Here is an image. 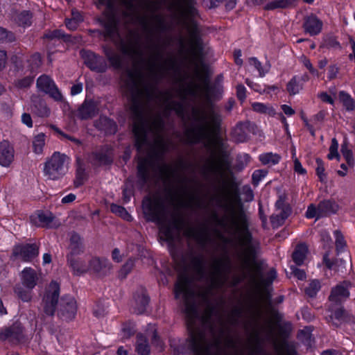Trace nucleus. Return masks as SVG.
Here are the masks:
<instances>
[{
    "mask_svg": "<svg viewBox=\"0 0 355 355\" xmlns=\"http://www.w3.org/2000/svg\"><path fill=\"white\" fill-rule=\"evenodd\" d=\"M195 125L188 131L191 142H211L217 130L220 117L213 108L196 110L193 112Z\"/></svg>",
    "mask_w": 355,
    "mask_h": 355,
    "instance_id": "nucleus-1",
    "label": "nucleus"
},
{
    "mask_svg": "<svg viewBox=\"0 0 355 355\" xmlns=\"http://www.w3.org/2000/svg\"><path fill=\"white\" fill-rule=\"evenodd\" d=\"M144 212L148 220L156 222L159 225V237L166 242H171L178 232L179 224L173 219L165 220V209L162 200L157 197H147L143 200Z\"/></svg>",
    "mask_w": 355,
    "mask_h": 355,
    "instance_id": "nucleus-2",
    "label": "nucleus"
},
{
    "mask_svg": "<svg viewBox=\"0 0 355 355\" xmlns=\"http://www.w3.org/2000/svg\"><path fill=\"white\" fill-rule=\"evenodd\" d=\"M133 114V132L136 139V145L140 150L146 141L148 130L156 136V142L162 144L164 139L162 135V123L159 119H155L149 125L144 119L139 105H133L132 107Z\"/></svg>",
    "mask_w": 355,
    "mask_h": 355,
    "instance_id": "nucleus-3",
    "label": "nucleus"
},
{
    "mask_svg": "<svg viewBox=\"0 0 355 355\" xmlns=\"http://www.w3.org/2000/svg\"><path fill=\"white\" fill-rule=\"evenodd\" d=\"M70 161V157L66 154L58 151L54 152L44 162V176L51 180L61 179L67 173Z\"/></svg>",
    "mask_w": 355,
    "mask_h": 355,
    "instance_id": "nucleus-4",
    "label": "nucleus"
},
{
    "mask_svg": "<svg viewBox=\"0 0 355 355\" xmlns=\"http://www.w3.org/2000/svg\"><path fill=\"white\" fill-rule=\"evenodd\" d=\"M40 273L31 267L24 268L20 273V279L21 284L27 290L19 287L15 290L18 297L24 302H28L32 298L31 291L37 285Z\"/></svg>",
    "mask_w": 355,
    "mask_h": 355,
    "instance_id": "nucleus-5",
    "label": "nucleus"
},
{
    "mask_svg": "<svg viewBox=\"0 0 355 355\" xmlns=\"http://www.w3.org/2000/svg\"><path fill=\"white\" fill-rule=\"evenodd\" d=\"M70 241L71 253L68 256V263L76 275L83 274L87 271V266L79 257L80 252H82L80 246L81 239L78 235L73 234Z\"/></svg>",
    "mask_w": 355,
    "mask_h": 355,
    "instance_id": "nucleus-6",
    "label": "nucleus"
},
{
    "mask_svg": "<svg viewBox=\"0 0 355 355\" xmlns=\"http://www.w3.org/2000/svg\"><path fill=\"white\" fill-rule=\"evenodd\" d=\"M188 342L189 347L195 355H219L218 343L208 346L202 333H193Z\"/></svg>",
    "mask_w": 355,
    "mask_h": 355,
    "instance_id": "nucleus-7",
    "label": "nucleus"
},
{
    "mask_svg": "<svg viewBox=\"0 0 355 355\" xmlns=\"http://www.w3.org/2000/svg\"><path fill=\"white\" fill-rule=\"evenodd\" d=\"M227 261L223 258L214 259L209 269V278L214 287H220L226 281Z\"/></svg>",
    "mask_w": 355,
    "mask_h": 355,
    "instance_id": "nucleus-8",
    "label": "nucleus"
},
{
    "mask_svg": "<svg viewBox=\"0 0 355 355\" xmlns=\"http://www.w3.org/2000/svg\"><path fill=\"white\" fill-rule=\"evenodd\" d=\"M60 286L56 282H51L44 296L42 306L44 313L48 316L54 314L58 301Z\"/></svg>",
    "mask_w": 355,
    "mask_h": 355,
    "instance_id": "nucleus-9",
    "label": "nucleus"
},
{
    "mask_svg": "<svg viewBox=\"0 0 355 355\" xmlns=\"http://www.w3.org/2000/svg\"><path fill=\"white\" fill-rule=\"evenodd\" d=\"M37 88L46 94H48L56 101H62L63 96L58 89L52 78L46 75H42L37 80Z\"/></svg>",
    "mask_w": 355,
    "mask_h": 355,
    "instance_id": "nucleus-10",
    "label": "nucleus"
},
{
    "mask_svg": "<svg viewBox=\"0 0 355 355\" xmlns=\"http://www.w3.org/2000/svg\"><path fill=\"white\" fill-rule=\"evenodd\" d=\"M176 298H182L187 305V311H189L188 304L193 298V293L190 288V283L187 277L180 276L175 286Z\"/></svg>",
    "mask_w": 355,
    "mask_h": 355,
    "instance_id": "nucleus-11",
    "label": "nucleus"
},
{
    "mask_svg": "<svg viewBox=\"0 0 355 355\" xmlns=\"http://www.w3.org/2000/svg\"><path fill=\"white\" fill-rule=\"evenodd\" d=\"M77 306L75 299L72 297L67 296L62 298L58 314L63 320H71L74 318Z\"/></svg>",
    "mask_w": 355,
    "mask_h": 355,
    "instance_id": "nucleus-12",
    "label": "nucleus"
},
{
    "mask_svg": "<svg viewBox=\"0 0 355 355\" xmlns=\"http://www.w3.org/2000/svg\"><path fill=\"white\" fill-rule=\"evenodd\" d=\"M38 254L39 247L36 244L17 245L13 249V255L24 261H31Z\"/></svg>",
    "mask_w": 355,
    "mask_h": 355,
    "instance_id": "nucleus-13",
    "label": "nucleus"
},
{
    "mask_svg": "<svg viewBox=\"0 0 355 355\" xmlns=\"http://www.w3.org/2000/svg\"><path fill=\"white\" fill-rule=\"evenodd\" d=\"M275 207V213L271 217V222L274 225L279 226L290 216L291 208L282 198L276 202Z\"/></svg>",
    "mask_w": 355,
    "mask_h": 355,
    "instance_id": "nucleus-14",
    "label": "nucleus"
},
{
    "mask_svg": "<svg viewBox=\"0 0 355 355\" xmlns=\"http://www.w3.org/2000/svg\"><path fill=\"white\" fill-rule=\"evenodd\" d=\"M174 202L177 206L191 207L196 199V195L185 187H181L174 195Z\"/></svg>",
    "mask_w": 355,
    "mask_h": 355,
    "instance_id": "nucleus-15",
    "label": "nucleus"
},
{
    "mask_svg": "<svg viewBox=\"0 0 355 355\" xmlns=\"http://www.w3.org/2000/svg\"><path fill=\"white\" fill-rule=\"evenodd\" d=\"M15 151L12 146L8 141L0 143V165L8 167L14 160Z\"/></svg>",
    "mask_w": 355,
    "mask_h": 355,
    "instance_id": "nucleus-16",
    "label": "nucleus"
},
{
    "mask_svg": "<svg viewBox=\"0 0 355 355\" xmlns=\"http://www.w3.org/2000/svg\"><path fill=\"white\" fill-rule=\"evenodd\" d=\"M331 206V203L330 201H323L319 204L318 207H315L313 205H311L308 207L306 216L308 218H319L332 211L330 209Z\"/></svg>",
    "mask_w": 355,
    "mask_h": 355,
    "instance_id": "nucleus-17",
    "label": "nucleus"
},
{
    "mask_svg": "<svg viewBox=\"0 0 355 355\" xmlns=\"http://www.w3.org/2000/svg\"><path fill=\"white\" fill-rule=\"evenodd\" d=\"M349 285V283L344 282L342 284L334 288L329 296V300L334 304L340 303L345 300L349 295L348 291Z\"/></svg>",
    "mask_w": 355,
    "mask_h": 355,
    "instance_id": "nucleus-18",
    "label": "nucleus"
},
{
    "mask_svg": "<svg viewBox=\"0 0 355 355\" xmlns=\"http://www.w3.org/2000/svg\"><path fill=\"white\" fill-rule=\"evenodd\" d=\"M184 234L200 243H203L207 239V230L203 225L188 227Z\"/></svg>",
    "mask_w": 355,
    "mask_h": 355,
    "instance_id": "nucleus-19",
    "label": "nucleus"
},
{
    "mask_svg": "<svg viewBox=\"0 0 355 355\" xmlns=\"http://www.w3.org/2000/svg\"><path fill=\"white\" fill-rule=\"evenodd\" d=\"M22 327L19 324H15L10 328L5 329L0 334V338L6 340H8L11 342H19L22 338Z\"/></svg>",
    "mask_w": 355,
    "mask_h": 355,
    "instance_id": "nucleus-20",
    "label": "nucleus"
},
{
    "mask_svg": "<svg viewBox=\"0 0 355 355\" xmlns=\"http://www.w3.org/2000/svg\"><path fill=\"white\" fill-rule=\"evenodd\" d=\"M53 218L51 213L38 212L31 216V222L37 227H49Z\"/></svg>",
    "mask_w": 355,
    "mask_h": 355,
    "instance_id": "nucleus-21",
    "label": "nucleus"
},
{
    "mask_svg": "<svg viewBox=\"0 0 355 355\" xmlns=\"http://www.w3.org/2000/svg\"><path fill=\"white\" fill-rule=\"evenodd\" d=\"M304 27L310 35H317L322 29V22L316 17L311 15L306 19Z\"/></svg>",
    "mask_w": 355,
    "mask_h": 355,
    "instance_id": "nucleus-22",
    "label": "nucleus"
},
{
    "mask_svg": "<svg viewBox=\"0 0 355 355\" xmlns=\"http://www.w3.org/2000/svg\"><path fill=\"white\" fill-rule=\"evenodd\" d=\"M99 274V275H104L107 274L111 269V265L107 259H95L90 263V266Z\"/></svg>",
    "mask_w": 355,
    "mask_h": 355,
    "instance_id": "nucleus-23",
    "label": "nucleus"
},
{
    "mask_svg": "<svg viewBox=\"0 0 355 355\" xmlns=\"http://www.w3.org/2000/svg\"><path fill=\"white\" fill-rule=\"evenodd\" d=\"M252 110L258 113L264 114L270 116L276 115V110L270 104H265L263 103L254 102L252 103Z\"/></svg>",
    "mask_w": 355,
    "mask_h": 355,
    "instance_id": "nucleus-24",
    "label": "nucleus"
},
{
    "mask_svg": "<svg viewBox=\"0 0 355 355\" xmlns=\"http://www.w3.org/2000/svg\"><path fill=\"white\" fill-rule=\"evenodd\" d=\"M46 143V135L41 132L33 138L32 146L33 152L37 155H42Z\"/></svg>",
    "mask_w": 355,
    "mask_h": 355,
    "instance_id": "nucleus-25",
    "label": "nucleus"
},
{
    "mask_svg": "<svg viewBox=\"0 0 355 355\" xmlns=\"http://www.w3.org/2000/svg\"><path fill=\"white\" fill-rule=\"evenodd\" d=\"M76 164L77 169L75 183L77 186H78L83 183V181L85 177L86 162L83 158L78 156L76 157Z\"/></svg>",
    "mask_w": 355,
    "mask_h": 355,
    "instance_id": "nucleus-26",
    "label": "nucleus"
},
{
    "mask_svg": "<svg viewBox=\"0 0 355 355\" xmlns=\"http://www.w3.org/2000/svg\"><path fill=\"white\" fill-rule=\"evenodd\" d=\"M136 351L141 355H148L150 353V346L148 340L142 334L137 336Z\"/></svg>",
    "mask_w": 355,
    "mask_h": 355,
    "instance_id": "nucleus-27",
    "label": "nucleus"
},
{
    "mask_svg": "<svg viewBox=\"0 0 355 355\" xmlns=\"http://www.w3.org/2000/svg\"><path fill=\"white\" fill-rule=\"evenodd\" d=\"M307 252L308 249L306 245L300 244L297 245L293 254V259L294 262L297 265H302L306 257Z\"/></svg>",
    "mask_w": 355,
    "mask_h": 355,
    "instance_id": "nucleus-28",
    "label": "nucleus"
},
{
    "mask_svg": "<svg viewBox=\"0 0 355 355\" xmlns=\"http://www.w3.org/2000/svg\"><path fill=\"white\" fill-rule=\"evenodd\" d=\"M286 89L291 95H296L303 89L302 83L298 78V76H293L288 83Z\"/></svg>",
    "mask_w": 355,
    "mask_h": 355,
    "instance_id": "nucleus-29",
    "label": "nucleus"
},
{
    "mask_svg": "<svg viewBox=\"0 0 355 355\" xmlns=\"http://www.w3.org/2000/svg\"><path fill=\"white\" fill-rule=\"evenodd\" d=\"M259 160L264 165H275L279 162L280 157L276 153H266L259 155Z\"/></svg>",
    "mask_w": 355,
    "mask_h": 355,
    "instance_id": "nucleus-30",
    "label": "nucleus"
},
{
    "mask_svg": "<svg viewBox=\"0 0 355 355\" xmlns=\"http://www.w3.org/2000/svg\"><path fill=\"white\" fill-rule=\"evenodd\" d=\"M248 64L250 67H254L257 70L259 75L261 77H263L268 73L270 68L268 65L262 67L261 62L254 57L249 58Z\"/></svg>",
    "mask_w": 355,
    "mask_h": 355,
    "instance_id": "nucleus-31",
    "label": "nucleus"
},
{
    "mask_svg": "<svg viewBox=\"0 0 355 355\" xmlns=\"http://www.w3.org/2000/svg\"><path fill=\"white\" fill-rule=\"evenodd\" d=\"M166 64V62H164L160 56L157 55L151 60L150 67L152 72L155 73H161L164 70Z\"/></svg>",
    "mask_w": 355,
    "mask_h": 355,
    "instance_id": "nucleus-32",
    "label": "nucleus"
},
{
    "mask_svg": "<svg viewBox=\"0 0 355 355\" xmlns=\"http://www.w3.org/2000/svg\"><path fill=\"white\" fill-rule=\"evenodd\" d=\"M83 21L81 14L78 11L72 12V18L66 21V26L71 31L76 30L80 22Z\"/></svg>",
    "mask_w": 355,
    "mask_h": 355,
    "instance_id": "nucleus-33",
    "label": "nucleus"
},
{
    "mask_svg": "<svg viewBox=\"0 0 355 355\" xmlns=\"http://www.w3.org/2000/svg\"><path fill=\"white\" fill-rule=\"evenodd\" d=\"M339 100L347 110H352L355 106V102L349 94L342 91L339 93Z\"/></svg>",
    "mask_w": 355,
    "mask_h": 355,
    "instance_id": "nucleus-34",
    "label": "nucleus"
},
{
    "mask_svg": "<svg viewBox=\"0 0 355 355\" xmlns=\"http://www.w3.org/2000/svg\"><path fill=\"white\" fill-rule=\"evenodd\" d=\"M245 125L241 123L236 126L233 130V135L234 139L238 142H243L246 140L248 135L245 131Z\"/></svg>",
    "mask_w": 355,
    "mask_h": 355,
    "instance_id": "nucleus-35",
    "label": "nucleus"
},
{
    "mask_svg": "<svg viewBox=\"0 0 355 355\" xmlns=\"http://www.w3.org/2000/svg\"><path fill=\"white\" fill-rule=\"evenodd\" d=\"M329 318L334 325L338 326L345 320V311L341 308L335 311H331Z\"/></svg>",
    "mask_w": 355,
    "mask_h": 355,
    "instance_id": "nucleus-36",
    "label": "nucleus"
},
{
    "mask_svg": "<svg viewBox=\"0 0 355 355\" xmlns=\"http://www.w3.org/2000/svg\"><path fill=\"white\" fill-rule=\"evenodd\" d=\"M32 110L39 116L47 117L50 115L51 111L46 104L44 101H40L37 105H34Z\"/></svg>",
    "mask_w": 355,
    "mask_h": 355,
    "instance_id": "nucleus-37",
    "label": "nucleus"
},
{
    "mask_svg": "<svg viewBox=\"0 0 355 355\" xmlns=\"http://www.w3.org/2000/svg\"><path fill=\"white\" fill-rule=\"evenodd\" d=\"M73 116L78 119H87L89 117V105L87 99L83 105L74 112Z\"/></svg>",
    "mask_w": 355,
    "mask_h": 355,
    "instance_id": "nucleus-38",
    "label": "nucleus"
},
{
    "mask_svg": "<svg viewBox=\"0 0 355 355\" xmlns=\"http://www.w3.org/2000/svg\"><path fill=\"white\" fill-rule=\"evenodd\" d=\"M111 211L115 214L121 216L123 219L126 220H131L132 216L129 214V213L126 211L125 208L121 206L116 205H111Z\"/></svg>",
    "mask_w": 355,
    "mask_h": 355,
    "instance_id": "nucleus-39",
    "label": "nucleus"
},
{
    "mask_svg": "<svg viewBox=\"0 0 355 355\" xmlns=\"http://www.w3.org/2000/svg\"><path fill=\"white\" fill-rule=\"evenodd\" d=\"M320 288V284L318 280H312L306 288V293L310 297H314Z\"/></svg>",
    "mask_w": 355,
    "mask_h": 355,
    "instance_id": "nucleus-40",
    "label": "nucleus"
},
{
    "mask_svg": "<svg viewBox=\"0 0 355 355\" xmlns=\"http://www.w3.org/2000/svg\"><path fill=\"white\" fill-rule=\"evenodd\" d=\"M31 15L29 12H23L18 16V23L19 26L26 27L31 24Z\"/></svg>",
    "mask_w": 355,
    "mask_h": 355,
    "instance_id": "nucleus-41",
    "label": "nucleus"
},
{
    "mask_svg": "<svg viewBox=\"0 0 355 355\" xmlns=\"http://www.w3.org/2000/svg\"><path fill=\"white\" fill-rule=\"evenodd\" d=\"M292 3V0H276L267 6L268 9H274L277 8H286Z\"/></svg>",
    "mask_w": 355,
    "mask_h": 355,
    "instance_id": "nucleus-42",
    "label": "nucleus"
},
{
    "mask_svg": "<svg viewBox=\"0 0 355 355\" xmlns=\"http://www.w3.org/2000/svg\"><path fill=\"white\" fill-rule=\"evenodd\" d=\"M267 175V171L263 169L256 170L252 174L253 183L257 185Z\"/></svg>",
    "mask_w": 355,
    "mask_h": 355,
    "instance_id": "nucleus-43",
    "label": "nucleus"
},
{
    "mask_svg": "<svg viewBox=\"0 0 355 355\" xmlns=\"http://www.w3.org/2000/svg\"><path fill=\"white\" fill-rule=\"evenodd\" d=\"M317 168H316V173L320 181L324 182L326 180V175L324 173V167L323 162L321 159H317Z\"/></svg>",
    "mask_w": 355,
    "mask_h": 355,
    "instance_id": "nucleus-44",
    "label": "nucleus"
},
{
    "mask_svg": "<svg viewBox=\"0 0 355 355\" xmlns=\"http://www.w3.org/2000/svg\"><path fill=\"white\" fill-rule=\"evenodd\" d=\"M338 144L336 139H332L331 145L329 148V153L328 155V158L329 159H333L334 158H338L339 157L338 153Z\"/></svg>",
    "mask_w": 355,
    "mask_h": 355,
    "instance_id": "nucleus-45",
    "label": "nucleus"
},
{
    "mask_svg": "<svg viewBox=\"0 0 355 355\" xmlns=\"http://www.w3.org/2000/svg\"><path fill=\"white\" fill-rule=\"evenodd\" d=\"M32 71H35L41 64V57L38 53H35L31 56L28 60Z\"/></svg>",
    "mask_w": 355,
    "mask_h": 355,
    "instance_id": "nucleus-46",
    "label": "nucleus"
},
{
    "mask_svg": "<svg viewBox=\"0 0 355 355\" xmlns=\"http://www.w3.org/2000/svg\"><path fill=\"white\" fill-rule=\"evenodd\" d=\"M243 240L242 241L243 247L245 250H248L247 252V255L250 256L251 254V243H250V238L248 232H243Z\"/></svg>",
    "mask_w": 355,
    "mask_h": 355,
    "instance_id": "nucleus-47",
    "label": "nucleus"
},
{
    "mask_svg": "<svg viewBox=\"0 0 355 355\" xmlns=\"http://www.w3.org/2000/svg\"><path fill=\"white\" fill-rule=\"evenodd\" d=\"M15 36L12 33L7 32L4 28L0 27V42H12Z\"/></svg>",
    "mask_w": 355,
    "mask_h": 355,
    "instance_id": "nucleus-48",
    "label": "nucleus"
},
{
    "mask_svg": "<svg viewBox=\"0 0 355 355\" xmlns=\"http://www.w3.org/2000/svg\"><path fill=\"white\" fill-rule=\"evenodd\" d=\"M336 246L338 251H341L345 246V241L343 235L339 232H335Z\"/></svg>",
    "mask_w": 355,
    "mask_h": 355,
    "instance_id": "nucleus-49",
    "label": "nucleus"
},
{
    "mask_svg": "<svg viewBox=\"0 0 355 355\" xmlns=\"http://www.w3.org/2000/svg\"><path fill=\"white\" fill-rule=\"evenodd\" d=\"M341 153L349 164H352L353 157L352 151L347 148L345 145H343L341 148Z\"/></svg>",
    "mask_w": 355,
    "mask_h": 355,
    "instance_id": "nucleus-50",
    "label": "nucleus"
},
{
    "mask_svg": "<svg viewBox=\"0 0 355 355\" xmlns=\"http://www.w3.org/2000/svg\"><path fill=\"white\" fill-rule=\"evenodd\" d=\"M134 266V261L132 259L128 260L122 267L120 271V275L125 277L126 275L131 270Z\"/></svg>",
    "mask_w": 355,
    "mask_h": 355,
    "instance_id": "nucleus-51",
    "label": "nucleus"
},
{
    "mask_svg": "<svg viewBox=\"0 0 355 355\" xmlns=\"http://www.w3.org/2000/svg\"><path fill=\"white\" fill-rule=\"evenodd\" d=\"M135 301L141 304V308L138 310V313H141L148 302V298L145 293H142L141 296L135 298Z\"/></svg>",
    "mask_w": 355,
    "mask_h": 355,
    "instance_id": "nucleus-52",
    "label": "nucleus"
},
{
    "mask_svg": "<svg viewBox=\"0 0 355 355\" xmlns=\"http://www.w3.org/2000/svg\"><path fill=\"white\" fill-rule=\"evenodd\" d=\"M293 163V168L295 173L303 175L306 174V170L302 166V164L300 163L297 158L294 159Z\"/></svg>",
    "mask_w": 355,
    "mask_h": 355,
    "instance_id": "nucleus-53",
    "label": "nucleus"
},
{
    "mask_svg": "<svg viewBox=\"0 0 355 355\" xmlns=\"http://www.w3.org/2000/svg\"><path fill=\"white\" fill-rule=\"evenodd\" d=\"M339 69L336 65H330L328 68L327 77L329 80L334 79L337 77Z\"/></svg>",
    "mask_w": 355,
    "mask_h": 355,
    "instance_id": "nucleus-54",
    "label": "nucleus"
},
{
    "mask_svg": "<svg viewBox=\"0 0 355 355\" xmlns=\"http://www.w3.org/2000/svg\"><path fill=\"white\" fill-rule=\"evenodd\" d=\"M245 92L246 89L243 85H238L236 87V94L237 97L241 101H244L246 96H245Z\"/></svg>",
    "mask_w": 355,
    "mask_h": 355,
    "instance_id": "nucleus-55",
    "label": "nucleus"
},
{
    "mask_svg": "<svg viewBox=\"0 0 355 355\" xmlns=\"http://www.w3.org/2000/svg\"><path fill=\"white\" fill-rule=\"evenodd\" d=\"M21 121L28 128L33 127V121H32L31 116L29 114L24 113L21 115Z\"/></svg>",
    "mask_w": 355,
    "mask_h": 355,
    "instance_id": "nucleus-56",
    "label": "nucleus"
},
{
    "mask_svg": "<svg viewBox=\"0 0 355 355\" xmlns=\"http://www.w3.org/2000/svg\"><path fill=\"white\" fill-rule=\"evenodd\" d=\"M318 97L324 102L333 105L334 103V98L326 92H322L318 94Z\"/></svg>",
    "mask_w": 355,
    "mask_h": 355,
    "instance_id": "nucleus-57",
    "label": "nucleus"
},
{
    "mask_svg": "<svg viewBox=\"0 0 355 355\" xmlns=\"http://www.w3.org/2000/svg\"><path fill=\"white\" fill-rule=\"evenodd\" d=\"M281 109L283 112L288 116H291L295 113V111L290 105L286 104L282 105Z\"/></svg>",
    "mask_w": 355,
    "mask_h": 355,
    "instance_id": "nucleus-58",
    "label": "nucleus"
},
{
    "mask_svg": "<svg viewBox=\"0 0 355 355\" xmlns=\"http://www.w3.org/2000/svg\"><path fill=\"white\" fill-rule=\"evenodd\" d=\"M101 120L105 123V125H107L110 127V130H108L110 133L114 132L116 131V124L113 121L106 117L102 118Z\"/></svg>",
    "mask_w": 355,
    "mask_h": 355,
    "instance_id": "nucleus-59",
    "label": "nucleus"
},
{
    "mask_svg": "<svg viewBox=\"0 0 355 355\" xmlns=\"http://www.w3.org/2000/svg\"><path fill=\"white\" fill-rule=\"evenodd\" d=\"M300 61L308 70L313 69L312 64L311 63L309 59L307 58L306 56L302 55L300 58Z\"/></svg>",
    "mask_w": 355,
    "mask_h": 355,
    "instance_id": "nucleus-60",
    "label": "nucleus"
},
{
    "mask_svg": "<svg viewBox=\"0 0 355 355\" xmlns=\"http://www.w3.org/2000/svg\"><path fill=\"white\" fill-rule=\"evenodd\" d=\"M7 55L4 51L0 50V70L6 67Z\"/></svg>",
    "mask_w": 355,
    "mask_h": 355,
    "instance_id": "nucleus-61",
    "label": "nucleus"
},
{
    "mask_svg": "<svg viewBox=\"0 0 355 355\" xmlns=\"http://www.w3.org/2000/svg\"><path fill=\"white\" fill-rule=\"evenodd\" d=\"M243 193L245 194V200L246 201H251L253 200V198H254V195H253V192L252 191V189L248 187H244L243 188Z\"/></svg>",
    "mask_w": 355,
    "mask_h": 355,
    "instance_id": "nucleus-62",
    "label": "nucleus"
},
{
    "mask_svg": "<svg viewBox=\"0 0 355 355\" xmlns=\"http://www.w3.org/2000/svg\"><path fill=\"white\" fill-rule=\"evenodd\" d=\"M64 37V34L60 30H55L53 32L46 35V37L51 38V39L60 38V37Z\"/></svg>",
    "mask_w": 355,
    "mask_h": 355,
    "instance_id": "nucleus-63",
    "label": "nucleus"
},
{
    "mask_svg": "<svg viewBox=\"0 0 355 355\" xmlns=\"http://www.w3.org/2000/svg\"><path fill=\"white\" fill-rule=\"evenodd\" d=\"M133 329L131 327H123L122 329V336L123 338H128L133 334Z\"/></svg>",
    "mask_w": 355,
    "mask_h": 355,
    "instance_id": "nucleus-64",
    "label": "nucleus"
}]
</instances>
